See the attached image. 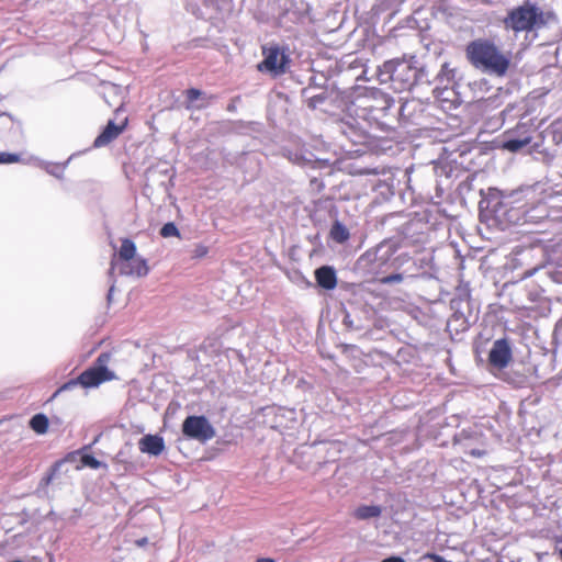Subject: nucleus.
I'll return each instance as SVG.
<instances>
[{
    "mask_svg": "<svg viewBox=\"0 0 562 562\" xmlns=\"http://www.w3.org/2000/svg\"><path fill=\"white\" fill-rule=\"evenodd\" d=\"M468 61L476 69L503 77L509 69L510 56L488 38H476L465 46Z\"/></svg>",
    "mask_w": 562,
    "mask_h": 562,
    "instance_id": "1",
    "label": "nucleus"
},
{
    "mask_svg": "<svg viewBox=\"0 0 562 562\" xmlns=\"http://www.w3.org/2000/svg\"><path fill=\"white\" fill-rule=\"evenodd\" d=\"M394 100L378 88H363L359 90L349 104V111L359 119L375 123L383 128Z\"/></svg>",
    "mask_w": 562,
    "mask_h": 562,
    "instance_id": "2",
    "label": "nucleus"
},
{
    "mask_svg": "<svg viewBox=\"0 0 562 562\" xmlns=\"http://www.w3.org/2000/svg\"><path fill=\"white\" fill-rule=\"evenodd\" d=\"M111 270H117L121 276L145 277L149 272L146 259L137 256V247L130 238H123L121 246L111 258Z\"/></svg>",
    "mask_w": 562,
    "mask_h": 562,
    "instance_id": "3",
    "label": "nucleus"
},
{
    "mask_svg": "<svg viewBox=\"0 0 562 562\" xmlns=\"http://www.w3.org/2000/svg\"><path fill=\"white\" fill-rule=\"evenodd\" d=\"M383 71L390 76L394 89L400 92L411 90L423 75L414 56L387 60L383 64Z\"/></svg>",
    "mask_w": 562,
    "mask_h": 562,
    "instance_id": "4",
    "label": "nucleus"
},
{
    "mask_svg": "<svg viewBox=\"0 0 562 562\" xmlns=\"http://www.w3.org/2000/svg\"><path fill=\"white\" fill-rule=\"evenodd\" d=\"M506 30L530 32L546 24L543 12L535 4L525 3L512 9L503 20Z\"/></svg>",
    "mask_w": 562,
    "mask_h": 562,
    "instance_id": "5",
    "label": "nucleus"
},
{
    "mask_svg": "<svg viewBox=\"0 0 562 562\" xmlns=\"http://www.w3.org/2000/svg\"><path fill=\"white\" fill-rule=\"evenodd\" d=\"M263 59L257 65L260 72H267L273 78L284 75L291 65V58L285 48L278 44L262 46Z\"/></svg>",
    "mask_w": 562,
    "mask_h": 562,
    "instance_id": "6",
    "label": "nucleus"
},
{
    "mask_svg": "<svg viewBox=\"0 0 562 562\" xmlns=\"http://www.w3.org/2000/svg\"><path fill=\"white\" fill-rule=\"evenodd\" d=\"M111 359V352H101L95 359L93 366L79 374V385L85 389H92L98 387L104 382L115 380V373L108 368Z\"/></svg>",
    "mask_w": 562,
    "mask_h": 562,
    "instance_id": "7",
    "label": "nucleus"
},
{
    "mask_svg": "<svg viewBox=\"0 0 562 562\" xmlns=\"http://www.w3.org/2000/svg\"><path fill=\"white\" fill-rule=\"evenodd\" d=\"M182 434L189 439L206 442L215 437V429L205 416L191 415L182 423Z\"/></svg>",
    "mask_w": 562,
    "mask_h": 562,
    "instance_id": "8",
    "label": "nucleus"
},
{
    "mask_svg": "<svg viewBox=\"0 0 562 562\" xmlns=\"http://www.w3.org/2000/svg\"><path fill=\"white\" fill-rule=\"evenodd\" d=\"M535 132L531 124L519 123L515 128L505 133L502 147L510 153H517L531 143Z\"/></svg>",
    "mask_w": 562,
    "mask_h": 562,
    "instance_id": "9",
    "label": "nucleus"
},
{
    "mask_svg": "<svg viewBox=\"0 0 562 562\" xmlns=\"http://www.w3.org/2000/svg\"><path fill=\"white\" fill-rule=\"evenodd\" d=\"M512 358L513 352L508 340L506 338L495 340L488 352L490 364L502 370L509 364Z\"/></svg>",
    "mask_w": 562,
    "mask_h": 562,
    "instance_id": "10",
    "label": "nucleus"
},
{
    "mask_svg": "<svg viewBox=\"0 0 562 562\" xmlns=\"http://www.w3.org/2000/svg\"><path fill=\"white\" fill-rule=\"evenodd\" d=\"M127 123V117H125L121 124L109 121L103 131L95 137L93 147L101 148L108 146L125 131Z\"/></svg>",
    "mask_w": 562,
    "mask_h": 562,
    "instance_id": "11",
    "label": "nucleus"
},
{
    "mask_svg": "<svg viewBox=\"0 0 562 562\" xmlns=\"http://www.w3.org/2000/svg\"><path fill=\"white\" fill-rule=\"evenodd\" d=\"M317 284L325 290H334L337 285L336 271L330 266H322L315 270Z\"/></svg>",
    "mask_w": 562,
    "mask_h": 562,
    "instance_id": "12",
    "label": "nucleus"
},
{
    "mask_svg": "<svg viewBox=\"0 0 562 562\" xmlns=\"http://www.w3.org/2000/svg\"><path fill=\"white\" fill-rule=\"evenodd\" d=\"M138 446L142 452L153 456H159L165 449L162 437L157 435H145L140 438Z\"/></svg>",
    "mask_w": 562,
    "mask_h": 562,
    "instance_id": "13",
    "label": "nucleus"
},
{
    "mask_svg": "<svg viewBox=\"0 0 562 562\" xmlns=\"http://www.w3.org/2000/svg\"><path fill=\"white\" fill-rule=\"evenodd\" d=\"M383 248L381 246L376 247L375 249L368 250L363 256L362 259L367 262L371 263V270L375 271L378 269L383 268L387 262L390 261L392 254L390 251L382 252Z\"/></svg>",
    "mask_w": 562,
    "mask_h": 562,
    "instance_id": "14",
    "label": "nucleus"
},
{
    "mask_svg": "<svg viewBox=\"0 0 562 562\" xmlns=\"http://www.w3.org/2000/svg\"><path fill=\"white\" fill-rule=\"evenodd\" d=\"M382 514V507L379 505H360L353 512V517L358 520H368L378 518Z\"/></svg>",
    "mask_w": 562,
    "mask_h": 562,
    "instance_id": "15",
    "label": "nucleus"
},
{
    "mask_svg": "<svg viewBox=\"0 0 562 562\" xmlns=\"http://www.w3.org/2000/svg\"><path fill=\"white\" fill-rule=\"evenodd\" d=\"M352 144L367 146L370 144L371 136L368 132L358 131L355 126H348L344 132Z\"/></svg>",
    "mask_w": 562,
    "mask_h": 562,
    "instance_id": "16",
    "label": "nucleus"
},
{
    "mask_svg": "<svg viewBox=\"0 0 562 562\" xmlns=\"http://www.w3.org/2000/svg\"><path fill=\"white\" fill-rule=\"evenodd\" d=\"M48 418L44 414H36L34 415L30 420V427L32 430H34L36 434L43 435L46 434L48 430Z\"/></svg>",
    "mask_w": 562,
    "mask_h": 562,
    "instance_id": "17",
    "label": "nucleus"
},
{
    "mask_svg": "<svg viewBox=\"0 0 562 562\" xmlns=\"http://www.w3.org/2000/svg\"><path fill=\"white\" fill-rule=\"evenodd\" d=\"M330 235L333 239H335L338 243H344L349 238V232L348 229L340 223L336 222L331 229Z\"/></svg>",
    "mask_w": 562,
    "mask_h": 562,
    "instance_id": "18",
    "label": "nucleus"
},
{
    "mask_svg": "<svg viewBox=\"0 0 562 562\" xmlns=\"http://www.w3.org/2000/svg\"><path fill=\"white\" fill-rule=\"evenodd\" d=\"M60 464H61V461H57V462H55L50 467V469L47 472V474L45 476H43L42 480H41V485L42 486H48L52 483V481L54 480L55 475L59 471Z\"/></svg>",
    "mask_w": 562,
    "mask_h": 562,
    "instance_id": "19",
    "label": "nucleus"
},
{
    "mask_svg": "<svg viewBox=\"0 0 562 562\" xmlns=\"http://www.w3.org/2000/svg\"><path fill=\"white\" fill-rule=\"evenodd\" d=\"M160 235L162 237L180 236V232L173 223H166L161 229Z\"/></svg>",
    "mask_w": 562,
    "mask_h": 562,
    "instance_id": "20",
    "label": "nucleus"
},
{
    "mask_svg": "<svg viewBox=\"0 0 562 562\" xmlns=\"http://www.w3.org/2000/svg\"><path fill=\"white\" fill-rule=\"evenodd\" d=\"M21 160L19 154L0 151V165L16 164Z\"/></svg>",
    "mask_w": 562,
    "mask_h": 562,
    "instance_id": "21",
    "label": "nucleus"
},
{
    "mask_svg": "<svg viewBox=\"0 0 562 562\" xmlns=\"http://www.w3.org/2000/svg\"><path fill=\"white\" fill-rule=\"evenodd\" d=\"M209 254V247L203 244H196L191 252L192 259L204 258Z\"/></svg>",
    "mask_w": 562,
    "mask_h": 562,
    "instance_id": "22",
    "label": "nucleus"
},
{
    "mask_svg": "<svg viewBox=\"0 0 562 562\" xmlns=\"http://www.w3.org/2000/svg\"><path fill=\"white\" fill-rule=\"evenodd\" d=\"M81 463L91 469H99L101 465V462L91 454H83L81 457Z\"/></svg>",
    "mask_w": 562,
    "mask_h": 562,
    "instance_id": "23",
    "label": "nucleus"
},
{
    "mask_svg": "<svg viewBox=\"0 0 562 562\" xmlns=\"http://www.w3.org/2000/svg\"><path fill=\"white\" fill-rule=\"evenodd\" d=\"M401 281H403V276L401 273H393L380 279V283L382 284L398 283Z\"/></svg>",
    "mask_w": 562,
    "mask_h": 562,
    "instance_id": "24",
    "label": "nucleus"
},
{
    "mask_svg": "<svg viewBox=\"0 0 562 562\" xmlns=\"http://www.w3.org/2000/svg\"><path fill=\"white\" fill-rule=\"evenodd\" d=\"M79 384V375L76 379H71L70 381L63 384L54 394V397L57 396L59 393L70 390Z\"/></svg>",
    "mask_w": 562,
    "mask_h": 562,
    "instance_id": "25",
    "label": "nucleus"
},
{
    "mask_svg": "<svg viewBox=\"0 0 562 562\" xmlns=\"http://www.w3.org/2000/svg\"><path fill=\"white\" fill-rule=\"evenodd\" d=\"M202 95V91L195 88H190L186 91V97L189 102L198 100Z\"/></svg>",
    "mask_w": 562,
    "mask_h": 562,
    "instance_id": "26",
    "label": "nucleus"
},
{
    "mask_svg": "<svg viewBox=\"0 0 562 562\" xmlns=\"http://www.w3.org/2000/svg\"><path fill=\"white\" fill-rule=\"evenodd\" d=\"M424 558L425 559H429L432 562H450V561L445 560L441 555H438L436 553H426L424 555Z\"/></svg>",
    "mask_w": 562,
    "mask_h": 562,
    "instance_id": "27",
    "label": "nucleus"
},
{
    "mask_svg": "<svg viewBox=\"0 0 562 562\" xmlns=\"http://www.w3.org/2000/svg\"><path fill=\"white\" fill-rule=\"evenodd\" d=\"M469 454L472 457H475V458H481L484 456V451L479 450V449H473L469 452Z\"/></svg>",
    "mask_w": 562,
    "mask_h": 562,
    "instance_id": "28",
    "label": "nucleus"
},
{
    "mask_svg": "<svg viewBox=\"0 0 562 562\" xmlns=\"http://www.w3.org/2000/svg\"><path fill=\"white\" fill-rule=\"evenodd\" d=\"M382 562H405L401 557H390L384 559Z\"/></svg>",
    "mask_w": 562,
    "mask_h": 562,
    "instance_id": "29",
    "label": "nucleus"
},
{
    "mask_svg": "<svg viewBox=\"0 0 562 562\" xmlns=\"http://www.w3.org/2000/svg\"><path fill=\"white\" fill-rule=\"evenodd\" d=\"M147 543H148V539H147L146 537H143V538L137 539V540L135 541V544H136L137 547H145Z\"/></svg>",
    "mask_w": 562,
    "mask_h": 562,
    "instance_id": "30",
    "label": "nucleus"
},
{
    "mask_svg": "<svg viewBox=\"0 0 562 562\" xmlns=\"http://www.w3.org/2000/svg\"><path fill=\"white\" fill-rule=\"evenodd\" d=\"M555 542L557 543H562V537H558L555 539ZM558 554H559L560 559L562 560V548L558 549Z\"/></svg>",
    "mask_w": 562,
    "mask_h": 562,
    "instance_id": "31",
    "label": "nucleus"
},
{
    "mask_svg": "<svg viewBox=\"0 0 562 562\" xmlns=\"http://www.w3.org/2000/svg\"><path fill=\"white\" fill-rule=\"evenodd\" d=\"M256 562H276V561L270 558H259Z\"/></svg>",
    "mask_w": 562,
    "mask_h": 562,
    "instance_id": "32",
    "label": "nucleus"
},
{
    "mask_svg": "<svg viewBox=\"0 0 562 562\" xmlns=\"http://www.w3.org/2000/svg\"><path fill=\"white\" fill-rule=\"evenodd\" d=\"M234 110V106L233 105H229L228 106V111H233Z\"/></svg>",
    "mask_w": 562,
    "mask_h": 562,
    "instance_id": "33",
    "label": "nucleus"
}]
</instances>
